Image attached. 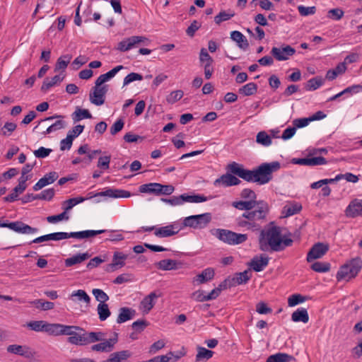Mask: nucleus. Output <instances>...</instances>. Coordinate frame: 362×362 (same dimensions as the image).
<instances>
[{
    "label": "nucleus",
    "instance_id": "052dcab7",
    "mask_svg": "<svg viewBox=\"0 0 362 362\" xmlns=\"http://www.w3.org/2000/svg\"><path fill=\"white\" fill-rule=\"evenodd\" d=\"M240 197L245 199H249L247 202H258L259 200H256L257 194L256 193L251 189L245 188L241 191Z\"/></svg>",
    "mask_w": 362,
    "mask_h": 362
},
{
    "label": "nucleus",
    "instance_id": "4be33fe9",
    "mask_svg": "<svg viewBox=\"0 0 362 362\" xmlns=\"http://www.w3.org/2000/svg\"><path fill=\"white\" fill-rule=\"evenodd\" d=\"M302 205L296 202H288L282 209L281 214L284 217H289L299 213Z\"/></svg>",
    "mask_w": 362,
    "mask_h": 362
},
{
    "label": "nucleus",
    "instance_id": "39448f33",
    "mask_svg": "<svg viewBox=\"0 0 362 362\" xmlns=\"http://www.w3.org/2000/svg\"><path fill=\"white\" fill-rule=\"evenodd\" d=\"M362 268V260L360 257L353 258L342 265L337 274L338 281L349 280L357 276Z\"/></svg>",
    "mask_w": 362,
    "mask_h": 362
},
{
    "label": "nucleus",
    "instance_id": "1a4fd4ad",
    "mask_svg": "<svg viewBox=\"0 0 362 362\" xmlns=\"http://www.w3.org/2000/svg\"><path fill=\"white\" fill-rule=\"evenodd\" d=\"M270 53L275 59L286 61L296 53V49L290 45H283L280 47H273Z\"/></svg>",
    "mask_w": 362,
    "mask_h": 362
},
{
    "label": "nucleus",
    "instance_id": "e433bc0d",
    "mask_svg": "<svg viewBox=\"0 0 362 362\" xmlns=\"http://www.w3.org/2000/svg\"><path fill=\"white\" fill-rule=\"evenodd\" d=\"M63 78L64 76H62L61 75H56L52 78H45L42 85L41 90L45 92L47 91L52 86H55L58 83H60Z\"/></svg>",
    "mask_w": 362,
    "mask_h": 362
},
{
    "label": "nucleus",
    "instance_id": "f03ea898",
    "mask_svg": "<svg viewBox=\"0 0 362 362\" xmlns=\"http://www.w3.org/2000/svg\"><path fill=\"white\" fill-rule=\"evenodd\" d=\"M280 168L281 165L278 161L263 163L252 170L245 169L243 165L235 162L228 166V170L232 174L247 182L257 183L259 185L269 183L273 178V173L279 170Z\"/></svg>",
    "mask_w": 362,
    "mask_h": 362
},
{
    "label": "nucleus",
    "instance_id": "5fc2aeb1",
    "mask_svg": "<svg viewBox=\"0 0 362 362\" xmlns=\"http://www.w3.org/2000/svg\"><path fill=\"white\" fill-rule=\"evenodd\" d=\"M184 95V92L182 90H177L172 91L166 97V101L169 104H174L179 101Z\"/></svg>",
    "mask_w": 362,
    "mask_h": 362
},
{
    "label": "nucleus",
    "instance_id": "864d4df0",
    "mask_svg": "<svg viewBox=\"0 0 362 362\" xmlns=\"http://www.w3.org/2000/svg\"><path fill=\"white\" fill-rule=\"evenodd\" d=\"M234 16L235 13L233 11L227 12L226 11H223L214 17V22L218 25L223 21L230 19Z\"/></svg>",
    "mask_w": 362,
    "mask_h": 362
},
{
    "label": "nucleus",
    "instance_id": "6e6552de",
    "mask_svg": "<svg viewBox=\"0 0 362 362\" xmlns=\"http://www.w3.org/2000/svg\"><path fill=\"white\" fill-rule=\"evenodd\" d=\"M183 229L180 221H175L168 226L156 228L154 235L158 238H168L177 234Z\"/></svg>",
    "mask_w": 362,
    "mask_h": 362
},
{
    "label": "nucleus",
    "instance_id": "a19ab883",
    "mask_svg": "<svg viewBox=\"0 0 362 362\" xmlns=\"http://www.w3.org/2000/svg\"><path fill=\"white\" fill-rule=\"evenodd\" d=\"M256 141L257 144L264 146H269L272 143L271 136L264 131L257 133L256 136Z\"/></svg>",
    "mask_w": 362,
    "mask_h": 362
},
{
    "label": "nucleus",
    "instance_id": "a878e982",
    "mask_svg": "<svg viewBox=\"0 0 362 362\" xmlns=\"http://www.w3.org/2000/svg\"><path fill=\"white\" fill-rule=\"evenodd\" d=\"M215 275L214 269L211 267H208L204 269L201 274L197 275L194 281H197L198 284H202L206 283L207 281L214 279Z\"/></svg>",
    "mask_w": 362,
    "mask_h": 362
},
{
    "label": "nucleus",
    "instance_id": "6e6d98bb",
    "mask_svg": "<svg viewBox=\"0 0 362 362\" xmlns=\"http://www.w3.org/2000/svg\"><path fill=\"white\" fill-rule=\"evenodd\" d=\"M92 293L100 303H105L109 300V296L102 289L94 288L92 291Z\"/></svg>",
    "mask_w": 362,
    "mask_h": 362
},
{
    "label": "nucleus",
    "instance_id": "412c9836",
    "mask_svg": "<svg viewBox=\"0 0 362 362\" xmlns=\"http://www.w3.org/2000/svg\"><path fill=\"white\" fill-rule=\"evenodd\" d=\"M67 341L71 344L76 346H85L86 343V332L83 331H76L74 334L69 337Z\"/></svg>",
    "mask_w": 362,
    "mask_h": 362
},
{
    "label": "nucleus",
    "instance_id": "0e129e2a",
    "mask_svg": "<svg viewBox=\"0 0 362 362\" xmlns=\"http://www.w3.org/2000/svg\"><path fill=\"white\" fill-rule=\"evenodd\" d=\"M17 125L13 122H6L1 129V134L8 136L16 130Z\"/></svg>",
    "mask_w": 362,
    "mask_h": 362
},
{
    "label": "nucleus",
    "instance_id": "69168bd1",
    "mask_svg": "<svg viewBox=\"0 0 362 362\" xmlns=\"http://www.w3.org/2000/svg\"><path fill=\"white\" fill-rule=\"evenodd\" d=\"M54 189L53 188H49L42 191L40 194H38V199L50 201L54 197Z\"/></svg>",
    "mask_w": 362,
    "mask_h": 362
},
{
    "label": "nucleus",
    "instance_id": "a211bd4d",
    "mask_svg": "<svg viewBox=\"0 0 362 362\" xmlns=\"http://www.w3.org/2000/svg\"><path fill=\"white\" fill-rule=\"evenodd\" d=\"M269 258L265 255L255 256L248 264L249 267L255 272H259L268 265Z\"/></svg>",
    "mask_w": 362,
    "mask_h": 362
},
{
    "label": "nucleus",
    "instance_id": "4c0bfd02",
    "mask_svg": "<svg viewBox=\"0 0 362 362\" xmlns=\"http://www.w3.org/2000/svg\"><path fill=\"white\" fill-rule=\"evenodd\" d=\"M257 90V84L253 82H250L241 87L239 89V93L245 96H250L254 95Z\"/></svg>",
    "mask_w": 362,
    "mask_h": 362
},
{
    "label": "nucleus",
    "instance_id": "774afa93",
    "mask_svg": "<svg viewBox=\"0 0 362 362\" xmlns=\"http://www.w3.org/2000/svg\"><path fill=\"white\" fill-rule=\"evenodd\" d=\"M344 11L341 8H332L328 11V17L335 21L340 20L344 16Z\"/></svg>",
    "mask_w": 362,
    "mask_h": 362
},
{
    "label": "nucleus",
    "instance_id": "de8ad7c7",
    "mask_svg": "<svg viewBox=\"0 0 362 362\" xmlns=\"http://www.w3.org/2000/svg\"><path fill=\"white\" fill-rule=\"evenodd\" d=\"M62 324L48 323L47 322L45 332L49 335L59 336L62 335Z\"/></svg>",
    "mask_w": 362,
    "mask_h": 362
},
{
    "label": "nucleus",
    "instance_id": "9b49d317",
    "mask_svg": "<svg viewBox=\"0 0 362 362\" xmlns=\"http://www.w3.org/2000/svg\"><path fill=\"white\" fill-rule=\"evenodd\" d=\"M148 39L144 36H132L119 42L117 45V49L120 52H127L137 45L144 43Z\"/></svg>",
    "mask_w": 362,
    "mask_h": 362
},
{
    "label": "nucleus",
    "instance_id": "473e14b6",
    "mask_svg": "<svg viewBox=\"0 0 362 362\" xmlns=\"http://www.w3.org/2000/svg\"><path fill=\"white\" fill-rule=\"evenodd\" d=\"M92 115L88 110L81 109L78 107L76 108V110L71 115V118L74 123L78 122L83 119H90Z\"/></svg>",
    "mask_w": 362,
    "mask_h": 362
},
{
    "label": "nucleus",
    "instance_id": "bb28decb",
    "mask_svg": "<svg viewBox=\"0 0 362 362\" xmlns=\"http://www.w3.org/2000/svg\"><path fill=\"white\" fill-rule=\"evenodd\" d=\"M69 299L74 302H83L87 305L90 304V298L84 290L74 291L69 296Z\"/></svg>",
    "mask_w": 362,
    "mask_h": 362
},
{
    "label": "nucleus",
    "instance_id": "7c9ffc66",
    "mask_svg": "<svg viewBox=\"0 0 362 362\" xmlns=\"http://www.w3.org/2000/svg\"><path fill=\"white\" fill-rule=\"evenodd\" d=\"M182 204L185 202L189 203H201L206 202L212 198V197H207L204 194H182Z\"/></svg>",
    "mask_w": 362,
    "mask_h": 362
},
{
    "label": "nucleus",
    "instance_id": "13d9d810",
    "mask_svg": "<svg viewBox=\"0 0 362 362\" xmlns=\"http://www.w3.org/2000/svg\"><path fill=\"white\" fill-rule=\"evenodd\" d=\"M62 335H71L74 334L76 331H83V329L78 326L66 325L62 324Z\"/></svg>",
    "mask_w": 362,
    "mask_h": 362
},
{
    "label": "nucleus",
    "instance_id": "f3484780",
    "mask_svg": "<svg viewBox=\"0 0 362 362\" xmlns=\"http://www.w3.org/2000/svg\"><path fill=\"white\" fill-rule=\"evenodd\" d=\"M327 161L322 156L313 158H293L292 163L301 165H321L327 164Z\"/></svg>",
    "mask_w": 362,
    "mask_h": 362
},
{
    "label": "nucleus",
    "instance_id": "a18cd8bd",
    "mask_svg": "<svg viewBox=\"0 0 362 362\" xmlns=\"http://www.w3.org/2000/svg\"><path fill=\"white\" fill-rule=\"evenodd\" d=\"M26 189V186H21V185H18L14 187L13 192L8 194V196L4 197L5 202H13L17 199V197L19 194H22L25 189Z\"/></svg>",
    "mask_w": 362,
    "mask_h": 362
},
{
    "label": "nucleus",
    "instance_id": "7ed1b4c3",
    "mask_svg": "<svg viewBox=\"0 0 362 362\" xmlns=\"http://www.w3.org/2000/svg\"><path fill=\"white\" fill-rule=\"evenodd\" d=\"M258 238L259 249L263 252H280L292 245L291 238H283L281 228L274 222L259 230Z\"/></svg>",
    "mask_w": 362,
    "mask_h": 362
},
{
    "label": "nucleus",
    "instance_id": "5701e85b",
    "mask_svg": "<svg viewBox=\"0 0 362 362\" xmlns=\"http://www.w3.org/2000/svg\"><path fill=\"white\" fill-rule=\"evenodd\" d=\"M251 278L249 270L235 274L231 279L229 280V287L246 284Z\"/></svg>",
    "mask_w": 362,
    "mask_h": 362
},
{
    "label": "nucleus",
    "instance_id": "49530a36",
    "mask_svg": "<svg viewBox=\"0 0 362 362\" xmlns=\"http://www.w3.org/2000/svg\"><path fill=\"white\" fill-rule=\"evenodd\" d=\"M47 322L43 320L31 321L27 323V327L35 332H45L46 330Z\"/></svg>",
    "mask_w": 362,
    "mask_h": 362
},
{
    "label": "nucleus",
    "instance_id": "423d86ee",
    "mask_svg": "<svg viewBox=\"0 0 362 362\" xmlns=\"http://www.w3.org/2000/svg\"><path fill=\"white\" fill-rule=\"evenodd\" d=\"M211 219V213H204L185 217L180 223L183 226V229L186 227L194 229H203L209 225Z\"/></svg>",
    "mask_w": 362,
    "mask_h": 362
},
{
    "label": "nucleus",
    "instance_id": "4468645a",
    "mask_svg": "<svg viewBox=\"0 0 362 362\" xmlns=\"http://www.w3.org/2000/svg\"><path fill=\"white\" fill-rule=\"evenodd\" d=\"M329 250V246L322 243L315 244L307 255V261L310 262L314 259L321 258Z\"/></svg>",
    "mask_w": 362,
    "mask_h": 362
},
{
    "label": "nucleus",
    "instance_id": "f8f14e48",
    "mask_svg": "<svg viewBox=\"0 0 362 362\" xmlns=\"http://www.w3.org/2000/svg\"><path fill=\"white\" fill-rule=\"evenodd\" d=\"M128 257V255L122 252H115L112 256V263L106 266L105 271L112 272L123 267L125 265V260H127Z\"/></svg>",
    "mask_w": 362,
    "mask_h": 362
},
{
    "label": "nucleus",
    "instance_id": "2eb2a0df",
    "mask_svg": "<svg viewBox=\"0 0 362 362\" xmlns=\"http://www.w3.org/2000/svg\"><path fill=\"white\" fill-rule=\"evenodd\" d=\"M160 297L156 292H151L141 301L139 310L144 314H148L156 304V300Z\"/></svg>",
    "mask_w": 362,
    "mask_h": 362
},
{
    "label": "nucleus",
    "instance_id": "58836bf2",
    "mask_svg": "<svg viewBox=\"0 0 362 362\" xmlns=\"http://www.w3.org/2000/svg\"><path fill=\"white\" fill-rule=\"evenodd\" d=\"M159 269L163 271L175 269L177 268V262L173 259H163L156 264Z\"/></svg>",
    "mask_w": 362,
    "mask_h": 362
},
{
    "label": "nucleus",
    "instance_id": "e2e57ef3",
    "mask_svg": "<svg viewBox=\"0 0 362 362\" xmlns=\"http://www.w3.org/2000/svg\"><path fill=\"white\" fill-rule=\"evenodd\" d=\"M142 79L143 76L141 74L132 72L124 78L123 86H125L132 82H134L135 81H141Z\"/></svg>",
    "mask_w": 362,
    "mask_h": 362
},
{
    "label": "nucleus",
    "instance_id": "6ab92c4d",
    "mask_svg": "<svg viewBox=\"0 0 362 362\" xmlns=\"http://www.w3.org/2000/svg\"><path fill=\"white\" fill-rule=\"evenodd\" d=\"M241 181L231 173H226L221 175L214 181V185H222L223 187H230L238 185Z\"/></svg>",
    "mask_w": 362,
    "mask_h": 362
},
{
    "label": "nucleus",
    "instance_id": "79ce46f5",
    "mask_svg": "<svg viewBox=\"0 0 362 362\" xmlns=\"http://www.w3.org/2000/svg\"><path fill=\"white\" fill-rule=\"evenodd\" d=\"M105 339V334L101 332H86V343L87 344L100 341Z\"/></svg>",
    "mask_w": 362,
    "mask_h": 362
},
{
    "label": "nucleus",
    "instance_id": "20e7f679",
    "mask_svg": "<svg viewBox=\"0 0 362 362\" xmlns=\"http://www.w3.org/2000/svg\"><path fill=\"white\" fill-rule=\"evenodd\" d=\"M211 233L219 240L230 245L242 244L247 240V234L237 233L227 229H213Z\"/></svg>",
    "mask_w": 362,
    "mask_h": 362
},
{
    "label": "nucleus",
    "instance_id": "0eeeda50",
    "mask_svg": "<svg viewBox=\"0 0 362 362\" xmlns=\"http://www.w3.org/2000/svg\"><path fill=\"white\" fill-rule=\"evenodd\" d=\"M131 196V193L127 190L105 188L104 191L100 192H90L87 194V197H85L86 200L90 199L92 198H97L99 197H110V198H127Z\"/></svg>",
    "mask_w": 362,
    "mask_h": 362
},
{
    "label": "nucleus",
    "instance_id": "72a5a7b5",
    "mask_svg": "<svg viewBox=\"0 0 362 362\" xmlns=\"http://www.w3.org/2000/svg\"><path fill=\"white\" fill-rule=\"evenodd\" d=\"M214 355V351L202 346H197V354L196 355V361H206L210 359Z\"/></svg>",
    "mask_w": 362,
    "mask_h": 362
},
{
    "label": "nucleus",
    "instance_id": "3c124183",
    "mask_svg": "<svg viewBox=\"0 0 362 362\" xmlns=\"http://www.w3.org/2000/svg\"><path fill=\"white\" fill-rule=\"evenodd\" d=\"M28 349L25 346H23L17 344L9 345L7 347V351L11 354L20 355V356H27L28 351H25Z\"/></svg>",
    "mask_w": 362,
    "mask_h": 362
},
{
    "label": "nucleus",
    "instance_id": "f704fd0d",
    "mask_svg": "<svg viewBox=\"0 0 362 362\" xmlns=\"http://www.w3.org/2000/svg\"><path fill=\"white\" fill-rule=\"evenodd\" d=\"M160 183L151 182L140 186L139 191L142 193H150L159 195Z\"/></svg>",
    "mask_w": 362,
    "mask_h": 362
},
{
    "label": "nucleus",
    "instance_id": "603ef678",
    "mask_svg": "<svg viewBox=\"0 0 362 362\" xmlns=\"http://www.w3.org/2000/svg\"><path fill=\"white\" fill-rule=\"evenodd\" d=\"M311 269L316 272H327L330 269V264L328 262H315L311 265Z\"/></svg>",
    "mask_w": 362,
    "mask_h": 362
},
{
    "label": "nucleus",
    "instance_id": "ea45409f",
    "mask_svg": "<svg viewBox=\"0 0 362 362\" xmlns=\"http://www.w3.org/2000/svg\"><path fill=\"white\" fill-rule=\"evenodd\" d=\"M97 311L100 321H105L111 315L108 305L106 303H99L97 308Z\"/></svg>",
    "mask_w": 362,
    "mask_h": 362
},
{
    "label": "nucleus",
    "instance_id": "dca6fc26",
    "mask_svg": "<svg viewBox=\"0 0 362 362\" xmlns=\"http://www.w3.org/2000/svg\"><path fill=\"white\" fill-rule=\"evenodd\" d=\"M345 214L350 218L362 216V200L355 199L351 201L345 210Z\"/></svg>",
    "mask_w": 362,
    "mask_h": 362
},
{
    "label": "nucleus",
    "instance_id": "8fccbe9b",
    "mask_svg": "<svg viewBox=\"0 0 362 362\" xmlns=\"http://www.w3.org/2000/svg\"><path fill=\"white\" fill-rule=\"evenodd\" d=\"M199 61L202 65H212L214 59L209 55L206 48H202L199 53Z\"/></svg>",
    "mask_w": 362,
    "mask_h": 362
},
{
    "label": "nucleus",
    "instance_id": "b1692460",
    "mask_svg": "<svg viewBox=\"0 0 362 362\" xmlns=\"http://www.w3.org/2000/svg\"><path fill=\"white\" fill-rule=\"evenodd\" d=\"M230 38L237 43L240 49L246 50L248 48L249 42L246 37L240 31H232L230 33Z\"/></svg>",
    "mask_w": 362,
    "mask_h": 362
},
{
    "label": "nucleus",
    "instance_id": "f257e3e1",
    "mask_svg": "<svg viewBox=\"0 0 362 362\" xmlns=\"http://www.w3.org/2000/svg\"><path fill=\"white\" fill-rule=\"evenodd\" d=\"M232 206L244 212L235 218L238 228L252 232L262 230L267 223L270 212L268 203L264 200L258 202H233Z\"/></svg>",
    "mask_w": 362,
    "mask_h": 362
},
{
    "label": "nucleus",
    "instance_id": "393cba45",
    "mask_svg": "<svg viewBox=\"0 0 362 362\" xmlns=\"http://www.w3.org/2000/svg\"><path fill=\"white\" fill-rule=\"evenodd\" d=\"M122 65H118L114 67L112 69L107 72L106 74H101L95 81V84L97 86H101L112 78L120 70L123 69Z\"/></svg>",
    "mask_w": 362,
    "mask_h": 362
},
{
    "label": "nucleus",
    "instance_id": "37998d69",
    "mask_svg": "<svg viewBox=\"0 0 362 362\" xmlns=\"http://www.w3.org/2000/svg\"><path fill=\"white\" fill-rule=\"evenodd\" d=\"M105 339V334L101 332H86V343L87 344L100 341Z\"/></svg>",
    "mask_w": 362,
    "mask_h": 362
},
{
    "label": "nucleus",
    "instance_id": "c9c22d12",
    "mask_svg": "<svg viewBox=\"0 0 362 362\" xmlns=\"http://www.w3.org/2000/svg\"><path fill=\"white\" fill-rule=\"evenodd\" d=\"M293 356L285 353H277L269 356L266 362H288L293 360Z\"/></svg>",
    "mask_w": 362,
    "mask_h": 362
},
{
    "label": "nucleus",
    "instance_id": "aec40b11",
    "mask_svg": "<svg viewBox=\"0 0 362 362\" xmlns=\"http://www.w3.org/2000/svg\"><path fill=\"white\" fill-rule=\"evenodd\" d=\"M58 178V174L56 172H50L40 178L33 187L34 191H39L44 187L52 184Z\"/></svg>",
    "mask_w": 362,
    "mask_h": 362
},
{
    "label": "nucleus",
    "instance_id": "c756f323",
    "mask_svg": "<svg viewBox=\"0 0 362 362\" xmlns=\"http://www.w3.org/2000/svg\"><path fill=\"white\" fill-rule=\"evenodd\" d=\"M135 311L131 308L123 307L119 310V315L117 319L118 324H122L132 319Z\"/></svg>",
    "mask_w": 362,
    "mask_h": 362
},
{
    "label": "nucleus",
    "instance_id": "c85d7f7f",
    "mask_svg": "<svg viewBox=\"0 0 362 362\" xmlns=\"http://www.w3.org/2000/svg\"><path fill=\"white\" fill-rule=\"evenodd\" d=\"M291 320L295 322H302L307 323L309 321V315L306 308H299L291 315Z\"/></svg>",
    "mask_w": 362,
    "mask_h": 362
},
{
    "label": "nucleus",
    "instance_id": "9d476101",
    "mask_svg": "<svg viewBox=\"0 0 362 362\" xmlns=\"http://www.w3.org/2000/svg\"><path fill=\"white\" fill-rule=\"evenodd\" d=\"M107 92V86H101L95 84L93 90L89 94L90 103L97 106L103 105Z\"/></svg>",
    "mask_w": 362,
    "mask_h": 362
},
{
    "label": "nucleus",
    "instance_id": "2f4dec72",
    "mask_svg": "<svg viewBox=\"0 0 362 362\" xmlns=\"http://www.w3.org/2000/svg\"><path fill=\"white\" fill-rule=\"evenodd\" d=\"M90 257L88 252L79 253L65 259L66 267H71L74 264L81 263Z\"/></svg>",
    "mask_w": 362,
    "mask_h": 362
},
{
    "label": "nucleus",
    "instance_id": "bf43d9fd",
    "mask_svg": "<svg viewBox=\"0 0 362 362\" xmlns=\"http://www.w3.org/2000/svg\"><path fill=\"white\" fill-rule=\"evenodd\" d=\"M306 300V297L300 294L291 295L288 299V305L290 307H293L299 303H303Z\"/></svg>",
    "mask_w": 362,
    "mask_h": 362
},
{
    "label": "nucleus",
    "instance_id": "cd10ccee",
    "mask_svg": "<svg viewBox=\"0 0 362 362\" xmlns=\"http://www.w3.org/2000/svg\"><path fill=\"white\" fill-rule=\"evenodd\" d=\"M132 356V353L128 350H123L112 353L105 362H123L127 360Z\"/></svg>",
    "mask_w": 362,
    "mask_h": 362
},
{
    "label": "nucleus",
    "instance_id": "ddd939ff",
    "mask_svg": "<svg viewBox=\"0 0 362 362\" xmlns=\"http://www.w3.org/2000/svg\"><path fill=\"white\" fill-rule=\"evenodd\" d=\"M117 334L115 333V337L100 341V343L93 345L90 349L93 351L111 352L114 349L115 345L117 343Z\"/></svg>",
    "mask_w": 362,
    "mask_h": 362
},
{
    "label": "nucleus",
    "instance_id": "338daca9",
    "mask_svg": "<svg viewBox=\"0 0 362 362\" xmlns=\"http://www.w3.org/2000/svg\"><path fill=\"white\" fill-rule=\"evenodd\" d=\"M111 157L110 156L100 157L97 166L103 170H108L110 168Z\"/></svg>",
    "mask_w": 362,
    "mask_h": 362
},
{
    "label": "nucleus",
    "instance_id": "c03bdc74",
    "mask_svg": "<svg viewBox=\"0 0 362 362\" xmlns=\"http://www.w3.org/2000/svg\"><path fill=\"white\" fill-rule=\"evenodd\" d=\"M33 304L36 308L41 309L42 310H49L54 308V303L50 301H45L42 299H37L30 302Z\"/></svg>",
    "mask_w": 362,
    "mask_h": 362
},
{
    "label": "nucleus",
    "instance_id": "4d7b16f0",
    "mask_svg": "<svg viewBox=\"0 0 362 362\" xmlns=\"http://www.w3.org/2000/svg\"><path fill=\"white\" fill-rule=\"evenodd\" d=\"M69 218V215L66 211H64L62 213L59 214L47 216V221L49 223H57V222L63 220L68 221Z\"/></svg>",
    "mask_w": 362,
    "mask_h": 362
},
{
    "label": "nucleus",
    "instance_id": "680f3d73",
    "mask_svg": "<svg viewBox=\"0 0 362 362\" xmlns=\"http://www.w3.org/2000/svg\"><path fill=\"white\" fill-rule=\"evenodd\" d=\"M65 127V122L62 119H59L50 125L46 131L43 133L44 134H48L53 132L62 129Z\"/></svg>",
    "mask_w": 362,
    "mask_h": 362
},
{
    "label": "nucleus",
    "instance_id": "09e8293b",
    "mask_svg": "<svg viewBox=\"0 0 362 362\" xmlns=\"http://www.w3.org/2000/svg\"><path fill=\"white\" fill-rule=\"evenodd\" d=\"M324 83V80L319 77L310 78L305 86L307 90H315L322 86Z\"/></svg>",
    "mask_w": 362,
    "mask_h": 362
}]
</instances>
